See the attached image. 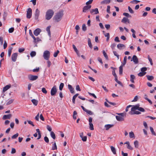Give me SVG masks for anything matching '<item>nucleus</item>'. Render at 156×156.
<instances>
[{"mask_svg":"<svg viewBox=\"0 0 156 156\" xmlns=\"http://www.w3.org/2000/svg\"><path fill=\"white\" fill-rule=\"evenodd\" d=\"M140 105L137 104L133 106V107L131 108V111L132 112L136 110H139V108Z\"/></svg>","mask_w":156,"mask_h":156,"instance_id":"nucleus-13","label":"nucleus"},{"mask_svg":"<svg viewBox=\"0 0 156 156\" xmlns=\"http://www.w3.org/2000/svg\"><path fill=\"white\" fill-rule=\"evenodd\" d=\"M133 61V62L135 64H137L138 63V59L137 57L135 55H134L132 58V59H131V61Z\"/></svg>","mask_w":156,"mask_h":156,"instance_id":"nucleus-12","label":"nucleus"},{"mask_svg":"<svg viewBox=\"0 0 156 156\" xmlns=\"http://www.w3.org/2000/svg\"><path fill=\"white\" fill-rule=\"evenodd\" d=\"M146 73V72H140L138 74V75L139 76H144L145 75Z\"/></svg>","mask_w":156,"mask_h":156,"instance_id":"nucleus-32","label":"nucleus"},{"mask_svg":"<svg viewBox=\"0 0 156 156\" xmlns=\"http://www.w3.org/2000/svg\"><path fill=\"white\" fill-rule=\"evenodd\" d=\"M57 147L56 145V144L55 142L53 144L52 147V149L53 150H57Z\"/></svg>","mask_w":156,"mask_h":156,"instance_id":"nucleus-33","label":"nucleus"},{"mask_svg":"<svg viewBox=\"0 0 156 156\" xmlns=\"http://www.w3.org/2000/svg\"><path fill=\"white\" fill-rule=\"evenodd\" d=\"M134 144L135 147L138 148V142L137 140L135 141L134 142Z\"/></svg>","mask_w":156,"mask_h":156,"instance_id":"nucleus-39","label":"nucleus"},{"mask_svg":"<svg viewBox=\"0 0 156 156\" xmlns=\"http://www.w3.org/2000/svg\"><path fill=\"white\" fill-rule=\"evenodd\" d=\"M147 68L146 67H144L142 68L141 69V71L142 72H145V71L147 70Z\"/></svg>","mask_w":156,"mask_h":156,"instance_id":"nucleus-54","label":"nucleus"},{"mask_svg":"<svg viewBox=\"0 0 156 156\" xmlns=\"http://www.w3.org/2000/svg\"><path fill=\"white\" fill-rule=\"evenodd\" d=\"M41 91L42 92H43L45 94H46L47 93V91L45 88H43L42 89Z\"/></svg>","mask_w":156,"mask_h":156,"instance_id":"nucleus-55","label":"nucleus"},{"mask_svg":"<svg viewBox=\"0 0 156 156\" xmlns=\"http://www.w3.org/2000/svg\"><path fill=\"white\" fill-rule=\"evenodd\" d=\"M123 66L122 65H121L119 67V74L120 75H121L122 73Z\"/></svg>","mask_w":156,"mask_h":156,"instance_id":"nucleus-25","label":"nucleus"},{"mask_svg":"<svg viewBox=\"0 0 156 156\" xmlns=\"http://www.w3.org/2000/svg\"><path fill=\"white\" fill-rule=\"evenodd\" d=\"M146 76L149 80H152L154 79V77L152 76L147 75Z\"/></svg>","mask_w":156,"mask_h":156,"instance_id":"nucleus-27","label":"nucleus"},{"mask_svg":"<svg viewBox=\"0 0 156 156\" xmlns=\"http://www.w3.org/2000/svg\"><path fill=\"white\" fill-rule=\"evenodd\" d=\"M14 30V28L13 27H11L9 30V33H12L13 32Z\"/></svg>","mask_w":156,"mask_h":156,"instance_id":"nucleus-56","label":"nucleus"},{"mask_svg":"<svg viewBox=\"0 0 156 156\" xmlns=\"http://www.w3.org/2000/svg\"><path fill=\"white\" fill-rule=\"evenodd\" d=\"M59 51L58 50L56 52H55L53 55V56L55 57H56L57 55L59 53Z\"/></svg>","mask_w":156,"mask_h":156,"instance_id":"nucleus-52","label":"nucleus"},{"mask_svg":"<svg viewBox=\"0 0 156 156\" xmlns=\"http://www.w3.org/2000/svg\"><path fill=\"white\" fill-rule=\"evenodd\" d=\"M51 27V26H48L46 28V30L47 32L48 35L50 37H51V32L50 30V28Z\"/></svg>","mask_w":156,"mask_h":156,"instance_id":"nucleus-20","label":"nucleus"},{"mask_svg":"<svg viewBox=\"0 0 156 156\" xmlns=\"http://www.w3.org/2000/svg\"><path fill=\"white\" fill-rule=\"evenodd\" d=\"M91 7V5H88L84 6L83 9V12H86L87 11L90 9Z\"/></svg>","mask_w":156,"mask_h":156,"instance_id":"nucleus-7","label":"nucleus"},{"mask_svg":"<svg viewBox=\"0 0 156 156\" xmlns=\"http://www.w3.org/2000/svg\"><path fill=\"white\" fill-rule=\"evenodd\" d=\"M31 101L33 103V104L35 106L37 105L38 104V101L37 100L34 99H33L31 100Z\"/></svg>","mask_w":156,"mask_h":156,"instance_id":"nucleus-31","label":"nucleus"},{"mask_svg":"<svg viewBox=\"0 0 156 156\" xmlns=\"http://www.w3.org/2000/svg\"><path fill=\"white\" fill-rule=\"evenodd\" d=\"M57 92L56 86H54L51 89V96H55Z\"/></svg>","mask_w":156,"mask_h":156,"instance_id":"nucleus-5","label":"nucleus"},{"mask_svg":"<svg viewBox=\"0 0 156 156\" xmlns=\"http://www.w3.org/2000/svg\"><path fill=\"white\" fill-rule=\"evenodd\" d=\"M133 112V113H132V112H129L130 114H136L137 115H139L141 114V112H140L137 111H135Z\"/></svg>","mask_w":156,"mask_h":156,"instance_id":"nucleus-29","label":"nucleus"},{"mask_svg":"<svg viewBox=\"0 0 156 156\" xmlns=\"http://www.w3.org/2000/svg\"><path fill=\"white\" fill-rule=\"evenodd\" d=\"M36 131H37V132L38 133V137L37 138V139L39 140L40 139L41 137V135L40 131L39 129H36Z\"/></svg>","mask_w":156,"mask_h":156,"instance_id":"nucleus-22","label":"nucleus"},{"mask_svg":"<svg viewBox=\"0 0 156 156\" xmlns=\"http://www.w3.org/2000/svg\"><path fill=\"white\" fill-rule=\"evenodd\" d=\"M36 42L34 43V44H35V46L34 47H37V43L39 41H41V40L40 39L39 37L36 38Z\"/></svg>","mask_w":156,"mask_h":156,"instance_id":"nucleus-30","label":"nucleus"},{"mask_svg":"<svg viewBox=\"0 0 156 156\" xmlns=\"http://www.w3.org/2000/svg\"><path fill=\"white\" fill-rule=\"evenodd\" d=\"M125 45L122 44H119L117 45V47L119 49H121V48L122 47H125Z\"/></svg>","mask_w":156,"mask_h":156,"instance_id":"nucleus-36","label":"nucleus"},{"mask_svg":"<svg viewBox=\"0 0 156 156\" xmlns=\"http://www.w3.org/2000/svg\"><path fill=\"white\" fill-rule=\"evenodd\" d=\"M129 136L130 138L135 137L134 134L132 132H131L129 133Z\"/></svg>","mask_w":156,"mask_h":156,"instance_id":"nucleus-40","label":"nucleus"},{"mask_svg":"<svg viewBox=\"0 0 156 156\" xmlns=\"http://www.w3.org/2000/svg\"><path fill=\"white\" fill-rule=\"evenodd\" d=\"M50 135L51 137L53 139H55L56 138L55 135L53 131H51L50 133Z\"/></svg>","mask_w":156,"mask_h":156,"instance_id":"nucleus-26","label":"nucleus"},{"mask_svg":"<svg viewBox=\"0 0 156 156\" xmlns=\"http://www.w3.org/2000/svg\"><path fill=\"white\" fill-rule=\"evenodd\" d=\"M82 140L83 141H86L87 140V136H83V137H82Z\"/></svg>","mask_w":156,"mask_h":156,"instance_id":"nucleus-64","label":"nucleus"},{"mask_svg":"<svg viewBox=\"0 0 156 156\" xmlns=\"http://www.w3.org/2000/svg\"><path fill=\"white\" fill-rule=\"evenodd\" d=\"M90 13L92 14H97L99 13V11L98 8L94 9H91L90 11Z\"/></svg>","mask_w":156,"mask_h":156,"instance_id":"nucleus-8","label":"nucleus"},{"mask_svg":"<svg viewBox=\"0 0 156 156\" xmlns=\"http://www.w3.org/2000/svg\"><path fill=\"white\" fill-rule=\"evenodd\" d=\"M11 87V85L10 84L7 85L4 87L3 88V91L5 92L8 89L10 88Z\"/></svg>","mask_w":156,"mask_h":156,"instance_id":"nucleus-15","label":"nucleus"},{"mask_svg":"<svg viewBox=\"0 0 156 156\" xmlns=\"http://www.w3.org/2000/svg\"><path fill=\"white\" fill-rule=\"evenodd\" d=\"M13 101L14 99H10L7 102L6 104V105H8L12 104L13 102Z\"/></svg>","mask_w":156,"mask_h":156,"instance_id":"nucleus-46","label":"nucleus"},{"mask_svg":"<svg viewBox=\"0 0 156 156\" xmlns=\"http://www.w3.org/2000/svg\"><path fill=\"white\" fill-rule=\"evenodd\" d=\"M88 43L90 48H92V45L90 39V38H88Z\"/></svg>","mask_w":156,"mask_h":156,"instance_id":"nucleus-24","label":"nucleus"},{"mask_svg":"<svg viewBox=\"0 0 156 156\" xmlns=\"http://www.w3.org/2000/svg\"><path fill=\"white\" fill-rule=\"evenodd\" d=\"M111 151L114 154H116V151L115 148L113 146H111Z\"/></svg>","mask_w":156,"mask_h":156,"instance_id":"nucleus-23","label":"nucleus"},{"mask_svg":"<svg viewBox=\"0 0 156 156\" xmlns=\"http://www.w3.org/2000/svg\"><path fill=\"white\" fill-rule=\"evenodd\" d=\"M50 55V52L46 50L44 51L43 56L45 59L48 60L49 58Z\"/></svg>","mask_w":156,"mask_h":156,"instance_id":"nucleus-3","label":"nucleus"},{"mask_svg":"<svg viewBox=\"0 0 156 156\" xmlns=\"http://www.w3.org/2000/svg\"><path fill=\"white\" fill-rule=\"evenodd\" d=\"M39 68L38 67V68H37L36 69H34L33 70V71L34 72H37L39 71Z\"/></svg>","mask_w":156,"mask_h":156,"instance_id":"nucleus-62","label":"nucleus"},{"mask_svg":"<svg viewBox=\"0 0 156 156\" xmlns=\"http://www.w3.org/2000/svg\"><path fill=\"white\" fill-rule=\"evenodd\" d=\"M150 129L152 134L153 135L156 136V134L153 128L151 127H150Z\"/></svg>","mask_w":156,"mask_h":156,"instance_id":"nucleus-45","label":"nucleus"},{"mask_svg":"<svg viewBox=\"0 0 156 156\" xmlns=\"http://www.w3.org/2000/svg\"><path fill=\"white\" fill-rule=\"evenodd\" d=\"M39 14L40 11L38 9H37L36 10L35 13V19L36 20H37L38 19Z\"/></svg>","mask_w":156,"mask_h":156,"instance_id":"nucleus-10","label":"nucleus"},{"mask_svg":"<svg viewBox=\"0 0 156 156\" xmlns=\"http://www.w3.org/2000/svg\"><path fill=\"white\" fill-rule=\"evenodd\" d=\"M85 112H86L88 114H89L90 115H92L94 114L93 112L90 110H89L87 109L86 110Z\"/></svg>","mask_w":156,"mask_h":156,"instance_id":"nucleus-44","label":"nucleus"},{"mask_svg":"<svg viewBox=\"0 0 156 156\" xmlns=\"http://www.w3.org/2000/svg\"><path fill=\"white\" fill-rule=\"evenodd\" d=\"M27 12V18L28 19L30 18L32 14V9L30 8L28 9Z\"/></svg>","mask_w":156,"mask_h":156,"instance_id":"nucleus-4","label":"nucleus"},{"mask_svg":"<svg viewBox=\"0 0 156 156\" xmlns=\"http://www.w3.org/2000/svg\"><path fill=\"white\" fill-rule=\"evenodd\" d=\"M28 77L30 80L34 81L36 80L38 77L37 76L30 74L28 75Z\"/></svg>","mask_w":156,"mask_h":156,"instance_id":"nucleus-6","label":"nucleus"},{"mask_svg":"<svg viewBox=\"0 0 156 156\" xmlns=\"http://www.w3.org/2000/svg\"><path fill=\"white\" fill-rule=\"evenodd\" d=\"M19 136V134L17 133L12 136V139H16Z\"/></svg>","mask_w":156,"mask_h":156,"instance_id":"nucleus-48","label":"nucleus"},{"mask_svg":"<svg viewBox=\"0 0 156 156\" xmlns=\"http://www.w3.org/2000/svg\"><path fill=\"white\" fill-rule=\"evenodd\" d=\"M116 114L119 115V116H120L123 117L124 116H126V113H117Z\"/></svg>","mask_w":156,"mask_h":156,"instance_id":"nucleus-41","label":"nucleus"},{"mask_svg":"<svg viewBox=\"0 0 156 156\" xmlns=\"http://www.w3.org/2000/svg\"><path fill=\"white\" fill-rule=\"evenodd\" d=\"M54 14V12L52 9H48L47 10L45 15L46 20H50Z\"/></svg>","mask_w":156,"mask_h":156,"instance_id":"nucleus-2","label":"nucleus"},{"mask_svg":"<svg viewBox=\"0 0 156 156\" xmlns=\"http://www.w3.org/2000/svg\"><path fill=\"white\" fill-rule=\"evenodd\" d=\"M111 0H104L101 2V4H108L111 2Z\"/></svg>","mask_w":156,"mask_h":156,"instance_id":"nucleus-16","label":"nucleus"},{"mask_svg":"<svg viewBox=\"0 0 156 156\" xmlns=\"http://www.w3.org/2000/svg\"><path fill=\"white\" fill-rule=\"evenodd\" d=\"M147 58L149 60L150 64L151 66H152L153 65V62H152V59L150 57V56L149 55H148L147 56Z\"/></svg>","mask_w":156,"mask_h":156,"instance_id":"nucleus-43","label":"nucleus"},{"mask_svg":"<svg viewBox=\"0 0 156 156\" xmlns=\"http://www.w3.org/2000/svg\"><path fill=\"white\" fill-rule=\"evenodd\" d=\"M41 32V30L39 28H37L35 29L34 32V34L36 36H37Z\"/></svg>","mask_w":156,"mask_h":156,"instance_id":"nucleus-11","label":"nucleus"},{"mask_svg":"<svg viewBox=\"0 0 156 156\" xmlns=\"http://www.w3.org/2000/svg\"><path fill=\"white\" fill-rule=\"evenodd\" d=\"M17 56L18 54L17 53H14L12 54V59L13 62H15L16 61Z\"/></svg>","mask_w":156,"mask_h":156,"instance_id":"nucleus-9","label":"nucleus"},{"mask_svg":"<svg viewBox=\"0 0 156 156\" xmlns=\"http://www.w3.org/2000/svg\"><path fill=\"white\" fill-rule=\"evenodd\" d=\"M135 79V77L133 75H130V81L132 83H134V80Z\"/></svg>","mask_w":156,"mask_h":156,"instance_id":"nucleus-21","label":"nucleus"},{"mask_svg":"<svg viewBox=\"0 0 156 156\" xmlns=\"http://www.w3.org/2000/svg\"><path fill=\"white\" fill-rule=\"evenodd\" d=\"M63 15V11L60 10L55 14L53 18L54 19L56 22H58L61 20Z\"/></svg>","mask_w":156,"mask_h":156,"instance_id":"nucleus-1","label":"nucleus"},{"mask_svg":"<svg viewBox=\"0 0 156 156\" xmlns=\"http://www.w3.org/2000/svg\"><path fill=\"white\" fill-rule=\"evenodd\" d=\"M93 0H89V1L86 2V4L87 5H89L90 4L92 3L93 1Z\"/></svg>","mask_w":156,"mask_h":156,"instance_id":"nucleus-58","label":"nucleus"},{"mask_svg":"<svg viewBox=\"0 0 156 156\" xmlns=\"http://www.w3.org/2000/svg\"><path fill=\"white\" fill-rule=\"evenodd\" d=\"M68 88L71 93L73 94L74 93V89L71 85H68Z\"/></svg>","mask_w":156,"mask_h":156,"instance_id":"nucleus-17","label":"nucleus"},{"mask_svg":"<svg viewBox=\"0 0 156 156\" xmlns=\"http://www.w3.org/2000/svg\"><path fill=\"white\" fill-rule=\"evenodd\" d=\"M12 116V115L11 114H8L7 115H4L2 117V119L3 120H5L7 119H9Z\"/></svg>","mask_w":156,"mask_h":156,"instance_id":"nucleus-14","label":"nucleus"},{"mask_svg":"<svg viewBox=\"0 0 156 156\" xmlns=\"http://www.w3.org/2000/svg\"><path fill=\"white\" fill-rule=\"evenodd\" d=\"M140 1L137 0H133L132 1H131L130 2L131 3H133L134 2H135V3L136 4L138 3V2H140Z\"/></svg>","mask_w":156,"mask_h":156,"instance_id":"nucleus-61","label":"nucleus"},{"mask_svg":"<svg viewBox=\"0 0 156 156\" xmlns=\"http://www.w3.org/2000/svg\"><path fill=\"white\" fill-rule=\"evenodd\" d=\"M76 90L79 91H80L81 90L80 89V86L78 85H77L76 86Z\"/></svg>","mask_w":156,"mask_h":156,"instance_id":"nucleus-59","label":"nucleus"},{"mask_svg":"<svg viewBox=\"0 0 156 156\" xmlns=\"http://www.w3.org/2000/svg\"><path fill=\"white\" fill-rule=\"evenodd\" d=\"M110 6L109 5L107 6V12L108 13H110Z\"/></svg>","mask_w":156,"mask_h":156,"instance_id":"nucleus-60","label":"nucleus"},{"mask_svg":"<svg viewBox=\"0 0 156 156\" xmlns=\"http://www.w3.org/2000/svg\"><path fill=\"white\" fill-rule=\"evenodd\" d=\"M64 84L63 83H61L59 87V89L60 90H62L64 87Z\"/></svg>","mask_w":156,"mask_h":156,"instance_id":"nucleus-47","label":"nucleus"},{"mask_svg":"<svg viewBox=\"0 0 156 156\" xmlns=\"http://www.w3.org/2000/svg\"><path fill=\"white\" fill-rule=\"evenodd\" d=\"M25 50L24 48H20L19 49L18 51L20 53H22Z\"/></svg>","mask_w":156,"mask_h":156,"instance_id":"nucleus-57","label":"nucleus"},{"mask_svg":"<svg viewBox=\"0 0 156 156\" xmlns=\"http://www.w3.org/2000/svg\"><path fill=\"white\" fill-rule=\"evenodd\" d=\"M12 49V47H10L9 48L8 50V56L9 57L10 56L11 53Z\"/></svg>","mask_w":156,"mask_h":156,"instance_id":"nucleus-28","label":"nucleus"},{"mask_svg":"<svg viewBox=\"0 0 156 156\" xmlns=\"http://www.w3.org/2000/svg\"><path fill=\"white\" fill-rule=\"evenodd\" d=\"M116 118L117 120L119 121H122L124 120L123 117L119 116H116Z\"/></svg>","mask_w":156,"mask_h":156,"instance_id":"nucleus-19","label":"nucleus"},{"mask_svg":"<svg viewBox=\"0 0 156 156\" xmlns=\"http://www.w3.org/2000/svg\"><path fill=\"white\" fill-rule=\"evenodd\" d=\"M36 53L35 51H32L30 53V55L31 57L35 56L36 55Z\"/></svg>","mask_w":156,"mask_h":156,"instance_id":"nucleus-38","label":"nucleus"},{"mask_svg":"<svg viewBox=\"0 0 156 156\" xmlns=\"http://www.w3.org/2000/svg\"><path fill=\"white\" fill-rule=\"evenodd\" d=\"M127 60V57L126 56H125L124 58L123 59V63L122 64V65L123 66H125Z\"/></svg>","mask_w":156,"mask_h":156,"instance_id":"nucleus-35","label":"nucleus"},{"mask_svg":"<svg viewBox=\"0 0 156 156\" xmlns=\"http://www.w3.org/2000/svg\"><path fill=\"white\" fill-rule=\"evenodd\" d=\"M82 30L84 31H85L87 30V27L86 26V25L85 24H83L82 25Z\"/></svg>","mask_w":156,"mask_h":156,"instance_id":"nucleus-49","label":"nucleus"},{"mask_svg":"<svg viewBox=\"0 0 156 156\" xmlns=\"http://www.w3.org/2000/svg\"><path fill=\"white\" fill-rule=\"evenodd\" d=\"M103 54L104 55V56L105 58L107 60L108 59V56L107 55L106 53L105 52V51L104 50H103L102 51Z\"/></svg>","mask_w":156,"mask_h":156,"instance_id":"nucleus-34","label":"nucleus"},{"mask_svg":"<svg viewBox=\"0 0 156 156\" xmlns=\"http://www.w3.org/2000/svg\"><path fill=\"white\" fill-rule=\"evenodd\" d=\"M44 141L47 143H48L49 142V139L46 136H45L44 137Z\"/></svg>","mask_w":156,"mask_h":156,"instance_id":"nucleus-53","label":"nucleus"},{"mask_svg":"<svg viewBox=\"0 0 156 156\" xmlns=\"http://www.w3.org/2000/svg\"><path fill=\"white\" fill-rule=\"evenodd\" d=\"M7 46V43L6 41H4V43L3 45V48L4 49H5Z\"/></svg>","mask_w":156,"mask_h":156,"instance_id":"nucleus-63","label":"nucleus"},{"mask_svg":"<svg viewBox=\"0 0 156 156\" xmlns=\"http://www.w3.org/2000/svg\"><path fill=\"white\" fill-rule=\"evenodd\" d=\"M128 9L129 12L131 13H134L133 11L132 10V9L129 6L128 7Z\"/></svg>","mask_w":156,"mask_h":156,"instance_id":"nucleus-51","label":"nucleus"},{"mask_svg":"<svg viewBox=\"0 0 156 156\" xmlns=\"http://www.w3.org/2000/svg\"><path fill=\"white\" fill-rule=\"evenodd\" d=\"M89 128L90 130H94V126L92 123H89Z\"/></svg>","mask_w":156,"mask_h":156,"instance_id":"nucleus-37","label":"nucleus"},{"mask_svg":"<svg viewBox=\"0 0 156 156\" xmlns=\"http://www.w3.org/2000/svg\"><path fill=\"white\" fill-rule=\"evenodd\" d=\"M127 18L126 17H124L121 20V22L124 23H126L127 22Z\"/></svg>","mask_w":156,"mask_h":156,"instance_id":"nucleus-42","label":"nucleus"},{"mask_svg":"<svg viewBox=\"0 0 156 156\" xmlns=\"http://www.w3.org/2000/svg\"><path fill=\"white\" fill-rule=\"evenodd\" d=\"M123 15L124 16H125L128 17L130 18L131 17V16L129 15V14L127 13L124 12L123 14Z\"/></svg>","mask_w":156,"mask_h":156,"instance_id":"nucleus-50","label":"nucleus"},{"mask_svg":"<svg viewBox=\"0 0 156 156\" xmlns=\"http://www.w3.org/2000/svg\"><path fill=\"white\" fill-rule=\"evenodd\" d=\"M113 126L114 125L113 124H107L105 125V127L106 128V130H108Z\"/></svg>","mask_w":156,"mask_h":156,"instance_id":"nucleus-18","label":"nucleus"}]
</instances>
